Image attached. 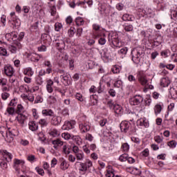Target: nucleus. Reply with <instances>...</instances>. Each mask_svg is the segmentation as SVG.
Returning <instances> with one entry per match:
<instances>
[{"label": "nucleus", "mask_w": 177, "mask_h": 177, "mask_svg": "<svg viewBox=\"0 0 177 177\" xmlns=\"http://www.w3.org/2000/svg\"><path fill=\"white\" fill-rule=\"evenodd\" d=\"M78 165L79 166L77 167V169L80 175H85V174H86V171H88L89 168H92V167H93V162L89 159H86L84 162L77 161L75 163V167Z\"/></svg>", "instance_id": "f257e3e1"}, {"label": "nucleus", "mask_w": 177, "mask_h": 177, "mask_svg": "<svg viewBox=\"0 0 177 177\" xmlns=\"http://www.w3.org/2000/svg\"><path fill=\"white\" fill-rule=\"evenodd\" d=\"M1 156H0V167L2 169H6L8 168V162H10L13 158V155L8 152V151H0Z\"/></svg>", "instance_id": "f03ea898"}, {"label": "nucleus", "mask_w": 177, "mask_h": 177, "mask_svg": "<svg viewBox=\"0 0 177 177\" xmlns=\"http://www.w3.org/2000/svg\"><path fill=\"white\" fill-rule=\"evenodd\" d=\"M108 41L112 48H121L124 46V43L118 39V33L116 32L108 35Z\"/></svg>", "instance_id": "7ed1b4c3"}, {"label": "nucleus", "mask_w": 177, "mask_h": 177, "mask_svg": "<svg viewBox=\"0 0 177 177\" xmlns=\"http://www.w3.org/2000/svg\"><path fill=\"white\" fill-rule=\"evenodd\" d=\"M137 77L140 84H141L142 86H145L149 89H154V86L150 84V80L147 78V76L145 72L142 71H139L138 73Z\"/></svg>", "instance_id": "20e7f679"}, {"label": "nucleus", "mask_w": 177, "mask_h": 177, "mask_svg": "<svg viewBox=\"0 0 177 177\" xmlns=\"http://www.w3.org/2000/svg\"><path fill=\"white\" fill-rule=\"evenodd\" d=\"M106 32H107L106 29H103L102 33L99 32H93V37L95 39H98V44L100 45V46H104V44L107 42V39H106L107 35H106Z\"/></svg>", "instance_id": "39448f33"}, {"label": "nucleus", "mask_w": 177, "mask_h": 177, "mask_svg": "<svg viewBox=\"0 0 177 177\" xmlns=\"http://www.w3.org/2000/svg\"><path fill=\"white\" fill-rule=\"evenodd\" d=\"M10 23L12 26L13 28H19L21 26V21L17 16H16V12H12L10 14Z\"/></svg>", "instance_id": "423d86ee"}, {"label": "nucleus", "mask_w": 177, "mask_h": 177, "mask_svg": "<svg viewBox=\"0 0 177 177\" xmlns=\"http://www.w3.org/2000/svg\"><path fill=\"white\" fill-rule=\"evenodd\" d=\"M75 127V120H66L62 125V129H63V131H70L71 129H74Z\"/></svg>", "instance_id": "0eeeda50"}, {"label": "nucleus", "mask_w": 177, "mask_h": 177, "mask_svg": "<svg viewBox=\"0 0 177 177\" xmlns=\"http://www.w3.org/2000/svg\"><path fill=\"white\" fill-rule=\"evenodd\" d=\"M132 61L136 64L140 63V52L138 49L134 48L131 51Z\"/></svg>", "instance_id": "6e6552de"}, {"label": "nucleus", "mask_w": 177, "mask_h": 177, "mask_svg": "<svg viewBox=\"0 0 177 177\" xmlns=\"http://www.w3.org/2000/svg\"><path fill=\"white\" fill-rule=\"evenodd\" d=\"M131 128L132 124H131L130 122L124 120L120 123V130L122 132H124V133L131 131Z\"/></svg>", "instance_id": "1a4fd4ad"}, {"label": "nucleus", "mask_w": 177, "mask_h": 177, "mask_svg": "<svg viewBox=\"0 0 177 177\" xmlns=\"http://www.w3.org/2000/svg\"><path fill=\"white\" fill-rule=\"evenodd\" d=\"M64 38L63 36H59L55 39V46L60 49H64L66 48V44L64 43Z\"/></svg>", "instance_id": "9d476101"}, {"label": "nucleus", "mask_w": 177, "mask_h": 177, "mask_svg": "<svg viewBox=\"0 0 177 177\" xmlns=\"http://www.w3.org/2000/svg\"><path fill=\"white\" fill-rule=\"evenodd\" d=\"M143 102V97L141 95H136L130 98L129 103L131 106H138Z\"/></svg>", "instance_id": "9b49d317"}, {"label": "nucleus", "mask_w": 177, "mask_h": 177, "mask_svg": "<svg viewBox=\"0 0 177 177\" xmlns=\"http://www.w3.org/2000/svg\"><path fill=\"white\" fill-rule=\"evenodd\" d=\"M15 132V130H12L10 128L8 129L6 132V137L5 138L6 142H8V143L13 142V138L14 136H16V133Z\"/></svg>", "instance_id": "f8f14e48"}, {"label": "nucleus", "mask_w": 177, "mask_h": 177, "mask_svg": "<svg viewBox=\"0 0 177 177\" xmlns=\"http://www.w3.org/2000/svg\"><path fill=\"white\" fill-rule=\"evenodd\" d=\"M3 71L7 77H13L15 74V68L10 64L5 65L3 68Z\"/></svg>", "instance_id": "ddd939ff"}, {"label": "nucleus", "mask_w": 177, "mask_h": 177, "mask_svg": "<svg viewBox=\"0 0 177 177\" xmlns=\"http://www.w3.org/2000/svg\"><path fill=\"white\" fill-rule=\"evenodd\" d=\"M19 49H21V44L20 42L17 41L13 44V45L9 46L8 50L10 52V53H17V50H19Z\"/></svg>", "instance_id": "4468645a"}, {"label": "nucleus", "mask_w": 177, "mask_h": 177, "mask_svg": "<svg viewBox=\"0 0 177 177\" xmlns=\"http://www.w3.org/2000/svg\"><path fill=\"white\" fill-rule=\"evenodd\" d=\"M61 82L64 84V85H70L71 76L68 73H66L60 75Z\"/></svg>", "instance_id": "2eb2a0df"}, {"label": "nucleus", "mask_w": 177, "mask_h": 177, "mask_svg": "<svg viewBox=\"0 0 177 177\" xmlns=\"http://www.w3.org/2000/svg\"><path fill=\"white\" fill-rule=\"evenodd\" d=\"M89 148H88V146L85 145L84 146L82 147V150L84 151L86 154H91V150L92 151H95L96 150V145L95 144H91L88 146Z\"/></svg>", "instance_id": "dca6fc26"}, {"label": "nucleus", "mask_w": 177, "mask_h": 177, "mask_svg": "<svg viewBox=\"0 0 177 177\" xmlns=\"http://www.w3.org/2000/svg\"><path fill=\"white\" fill-rule=\"evenodd\" d=\"M57 93L56 91H54L53 95H50L47 98V102L49 103V104H55L56 102H57Z\"/></svg>", "instance_id": "f3484780"}, {"label": "nucleus", "mask_w": 177, "mask_h": 177, "mask_svg": "<svg viewBox=\"0 0 177 177\" xmlns=\"http://www.w3.org/2000/svg\"><path fill=\"white\" fill-rule=\"evenodd\" d=\"M137 125L138 127H141L144 128H149V121L146 120V118H140L137 120Z\"/></svg>", "instance_id": "a211bd4d"}, {"label": "nucleus", "mask_w": 177, "mask_h": 177, "mask_svg": "<svg viewBox=\"0 0 177 177\" xmlns=\"http://www.w3.org/2000/svg\"><path fill=\"white\" fill-rule=\"evenodd\" d=\"M103 84H106L107 86H111V78L108 75H104L100 82V85L102 86Z\"/></svg>", "instance_id": "6ab92c4d"}, {"label": "nucleus", "mask_w": 177, "mask_h": 177, "mask_svg": "<svg viewBox=\"0 0 177 177\" xmlns=\"http://www.w3.org/2000/svg\"><path fill=\"white\" fill-rule=\"evenodd\" d=\"M79 128L82 133H85L90 131L91 125H89V123H82L79 124Z\"/></svg>", "instance_id": "aec40b11"}, {"label": "nucleus", "mask_w": 177, "mask_h": 177, "mask_svg": "<svg viewBox=\"0 0 177 177\" xmlns=\"http://www.w3.org/2000/svg\"><path fill=\"white\" fill-rule=\"evenodd\" d=\"M52 144L53 145L54 149L57 150V149H59V147H60L63 146V145H64V142L63 141H62L60 139L57 138L56 140H54L52 141Z\"/></svg>", "instance_id": "412c9836"}, {"label": "nucleus", "mask_w": 177, "mask_h": 177, "mask_svg": "<svg viewBox=\"0 0 177 177\" xmlns=\"http://www.w3.org/2000/svg\"><path fill=\"white\" fill-rule=\"evenodd\" d=\"M169 84H171V80H169V77H162L160 80V85L162 88H167V86H168Z\"/></svg>", "instance_id": "4be33fe9"}, {"label": "nucleus", "mask_w": 177, "mask_h": 177, "mask_svg": "<svg viewBox=\"0 0 177 177\" xmlns=\"http://www.w3.org/2000/svg\"><path fill=\"white\" fill-rule=\"evenodd\" d=\"M4 114L5 115H8V117L13 115L14 114H16V109H15V107L8 105Z\"/></svg>", "instance_id": "5701e85b"}, {"label": "nucleus", "mask_w": 177, "mask_h": 177, "mask_svg": "<svg viewBox=\"0 0 177 177\" xmlns=\"http://www.w3.org/2000/svg\"><path fill=\"white\" fill-rule=\"evenodd\" d=\"M16 120L19 122V124H20L21 125H24V122H26V120H27V116L24 114H18Z\"/></svg>", "instance_id": "b1692460"}, {"label": "nucleus", "mask_w": 177, "mask_h": 177, "mask_svg": "<svg viewBox=\"0 0 177 177\" xmlns=\"http://www.w3.org/2000/svg\"><path fill=\"white\" fill-rule=\"evenodd\" d=\"M42 115L44 117H53L55 112L52 109H43L41 111Z\"/></svg>", "instance_id": "393cba45"}, {"label": "nucleus", "mask_w": 177, "mask_h": 177, "mask_svg": "<svg viewBox=\"0 0 177 177\" xmlns=\"http://www.w3.org/2000/svg\"><path fill=\"white\" fill-rule=\"evenodd\" d=\"M43 64L45 67H47L46 74H50V73H52V63H50V61L45 60Z\"/></svg>", "instance_id": "a878e982"}, {"label": "nucleus", "mask_w": 177, "mask_h": 177, "mask_svg": "<svg viewBox=\"0 0 177 177\" xmlns=\"http://www.w3.org/2000/svg\"><path fill=\"white\" fill-rule=\"evenodd\" d=\"M62 122V117L60 116H53L51 120V124L53 125H60Z\"/></svg>", "instance_id": "bb28decb"}, {"label": "nucleus", "mask_w": 177, "mask_h": 177, "mask_svg": "<svg viewBox=\"0 0 177 177\" xmlns=\"http://www.w3.org/2000/svg\"><path fill=\"white\" fill-rule=\"evenodd\" d=\"M28 127H29V129L30 131H32V132H34L35 131H38V123H37L34 121L30 122L28 124Z\"/></svg>", "instance_id": "cd10ccee"}, {"label": "nucleus", "mask_w": 177, "mask_h": 177, "mask_svg": "<svg viewBox=\"0 0 177 177\" xmlns=\"http://www.w3.org/2000/svg\"><path fill=\"white\" fill-rule=\"evenodd\" d=\"M24 75H28V77H32L34 75V71L32 68L28 67L24 69Z\"/></svg>", "instance_id": "c85d7f7f"}, {"label": "nucleus", "mask_w": 177, "mask_h": 177, "mask_svg": "<svg viewBox=\"0 0 177 177\" xmlns=\"http://www.w3.org/2000/svg\"><path fill=\"white\" fill-rule=\"evenodd\" d=\"M40 59H44V56H42V55H39L37 53H33L30 57L31 62H39Z\"/></svg>", "instance_id": "c756f323"}, {"label": "nucleus", "mask_w": 177, "mask_h": 177, "mask_svg": "<svg viewBox=\"0 0 177 177\" xmlns=\"http://www.w3.org/2000/svg\"><path fill=\"white\" fill-rule=\"evenodd\" d=\"M106 177H114V169H113V167L108 166L106 169V173L105 174Z\"/></svg>", "instance_id": "7c9ffc66"}, {"label": "nucleus", "mask_w": 177, "mask_h": 177, "mask_svg": "<svg viewBox=\"0 0 177 177\" xmlns=\"http://www.w3.org/2000/svg\"><path fill=\"white\" fill-rule=\"evenodd\" d=\"M93 30L95 31V32H100V34L102 33L103 30H106L104 28H102L100 25L97 24H93Z\"/></svg>", "instance_id": "2f4dec72"}, {"label": "nucleus", "mask_w": 177, "mask_h": 177, "mask_svg": "<svg viewBox=\"0 0 177 177\" xmlns=\"http://www.w3.org/2000/svg\"><path fill=\"white\" fill-rule=\"evenodd\" d=\"M113 110L116 114H122V113H124V109L120 104H115L113 106Z\"/></svg>", "instance_id": "473e14b6"}, {"label": "nucleus", "mask_w": 177, "mask_h": 177, "mask_svg": "<svg viewBox=\"0 0 177 177\" xmlns=\"http://www.w3.org/2000/svg\"><path fill=\"white\" fill-rule=\"evenodd\" d=\"M68 167H70V165L67 162V160L63 159L59 165L60 169H62V171H66V169H68Z\"/></svg>", "instance_id": "72a5a7b5"}, {"label": "nucleus", "mask_w": 177, "mask_h": 177, "mask_svg": "<svg viewBox=\"0 0 177 177\" xmlns=\"http://www.w3.org/2000/svg\"><path fill=\"white\" fill-rule=\"evenodd\" d=\"M135 18H133V16L129 15V14H124L123 15V16L122 17V19L124 21H133V19Z\"/></svg>", "instance_id": "f704fd0d"}, {"label": "nucleus", "mask_w": 177, "mask_h": 177, "mask_svg": "<svg viewBox=\"0 0 177 177\" xmlns=\"http://www.w3.org/2000/svg\"><path fill=\"white\" fill-rule=\"evenodd\" d=\"M62 151L64 154H70L71 151V146H70L69 145H64L63 148H62Z\"/></svg>", "instance_id": "c9c22d12"}, {"label": "nucleus", "mask_w": 177, "mask_h": 177, "mask_svg": "<svg viewBox=\"0 0 177 177\" xmlns=\"http://www.w3.org/2000/svg\"><path fill=\"white\" fill-rule=\"evenodd\" d=\"M153 110L156 115H158V114H160V113H161V111L162 110V105L160 104H156Z\"/></svg>", "instance_id": "e433bc0d"}, {"label": "nucleus", "mask_w": 177, "mask_h": 177, "mask_svg": "<svg viewBox=\"0 0 177 177\" xmlns=\"http://www.w3.org/2000/svg\"><path fill=\"white\" fill-rule=\"evenodd\" d=\"M75 157L77 161H84V159L85 158V154L84 152L80 151L77 153H75Z\"/></svg>", "instance_id": "4c0bfd02"}, {"label": "nucleus", "mask_w": 177, "mask_h": 177, "mask_svg": "<svg viewBox=\"0 0 177 177\" xmlns=\"http://www.w3.org/2000/svg\"><path fill=\"white\" fill-rule=\"evenodd\" d=\"M50 13L51 16H54L55 19H59V15L56 12V6H53L50 9Z\"/></svg>", "instance_id": "58836bf2"}, {"label": "nucleus", "mask_w": 177, "mask_h": 177, "mask_svg": "<svg viewBox=\"0 0 177 177\" xmlns=\"http://www.w3.org/2000/svg\"><path fill=\"white\" fill-rule=\"evenodd\" d=\"M118 55L121 56V57H124L127 53H128V48L123 47L120 50L118 51Z\"/></svg>", "instance_id": "ea45409f"}, {"label": "nucleus", "mask_w": 177, "mask_h": 177, "mask_svg": "<svg viewBox=\"0 0 177 177\" xmlns=\"http://www.w3.org/2000/svg\"><path fill=\"white\" fill-rule=\"evenodd\" d=\"M171 19L176 20L177 19V6H174L171 11Z\"/></svg>", "instance_id": "a19ab883"}, {"label": "nucleus", "mask_w": 177, "mask_h": 177, "mask_svg": "<svg viewBox=\"0 0 177 177\" xmlns=\"http://www.w3.org/2000/svg\"><path fill=\"white\" fill-rule=\"evenodd\" d=\"M169 93L172 97V99H177V88H171L169 91Z\"/></svg>", "instance_id": "79ce46f5"}, {"label": "nucleus", "mask_w": 177, "mask_h": 177, "mask_svg": "<svg viewBox=\"0 0 177 177\" xmlns=\"http://www.w3.org/2000/svg\"><path fill=\"white\" fill-rule=\"evenodd\" d=\"M121 70H122V68L120 65H115L112 67V72L113 74H118L120 73Z\"/></svg>", "instance_id": "37998d69"}, {"label": "nucleus", "mask_w": 177, "mask_h": 177, "mask_svg": "<svg viewBox=\"0 0 177 177\" xmlns=\"http://www.w3.org/2000/svg\"><path fill=\"white\" fill-rule=\"evenodd\" d=\"M81 52H82V48H81V47H75L72 50V53L75 56H80L81 55Z\"/></svg>", "instance_id": "c03bdc74"}, {"label": "nucleus", "mask_w": 177, "mask_h": 177, "mask_svg": "<svg viewBox=\"0 0 177 177\" xmlns=\"http://www.w3.org/2000/svg\"><path fill=\"white\" fill-rule=\"evenodd\" d=\"M130 171H131V174H132V175H141L142 171H140V170L136 167H131L130 168Z\"/></svg>", "instance_id": "a18cd8bd"}, {"label": "nucleus", "mask_w": 177, "mask_h": 177, "mask_svg": "<svg viewBox=\"0 0 177 177\" xmlns=\"http://www.w3.org/2000/svg\"><path fill=\"white\" fill-rule=\"evenodd\" d=\"M72 139L75 141L78 146H81V145H82V138L79 136H73Z\"/></svg>", "instance_id": "49530a36"}, {"label": "nucleus", "mask_w": 177, "mask_h": 177, "mask_svg": "<svg viewBox=\"0 0 177 177\" xmlns=\"http://www.w3.org/2000/svg\"><path fill=\"white\" fill-rule=\"evenodd\" d=\"M28 89L29 88L28 86H27V84H23L19 86V91L22 93H27V92H28L29 91Z\"/></svg>", "instance_id": "de8ad7c7"}, {"label": "nucleus", "mask_w": 177, "mask_h": 177, "mask_svg": "<svg viewBox=\"0 0 177 177\" xmlns=\"http://www.w3.org/2000/svg\"><path fill=\"white\" fill-rule=\"evenodd\" d=\"M49 135H50V136L56 138V136H59V135H60V133L59 132V131H57V129H53L50 130Z\"/></svg>", "instance_id": "09e8293b"}, {"label": "nucleus", "mask_w": 177, "mask_h": 177, "mask_svg": "<svg viewBox=\"0 0 177 177\" xmlns=\"http://www.w3.org/2000/svg\"><path fill=\"white\" fill-rule=\"evenodd\" d=\"M167 146L170 147V149H175L177 146V142L175 140H172L167 142Z\"/></svg>", "instance_id": "8fccbe9b"}, {"label": "nucleus", "mask_w": 177, "mask_h": 177, "mask_svg": "<svg viewBox=\"0 0 177 177\" xmlns=\"http://www.w3.org/2000/svg\"><path fill=\"white\" fill-rule=\"evenodd\" d=\"M75 31H76L75 28L71 27L68 30V37H70L71 38H73V37H74V35H75Z\"/></svg>", "instance_id": "3c124183"}, {"label": "nucleus", "mask_w": 177, "mask_h": 177, "mask_svg": "<svg viewBox=\"0 0 177 177\" xmlns=\"http://www.w3.org/2000/svg\"><path fill=\"white\" fill-rule=\"evenodd\" d=\"M62 138H63V139L65 140H70V139H73V135L68 133H63L62 134Z\"/></svg>", "instance_id": "603ef678"}, {"label": "nucleus", "mask_w": 177, "mask_h": 177, "mask_svg": "<svg viewBox=\"0 0 177 177\" xmlns=\"http://www.w3.org/2000/svg\"><path fill=\"white\" fill-rule=\"evenodd\" d=\"M121 149L124 153H127V151H129V145L128 143L125 142L122 145Z\"/></svg>", "instance_id": "864d4df0"}, {"label": "nucleus", "mask_w": 177, "mask_h": 177, "mask_svg": "<svg viewBox=\"0 0 177 177\" xmlns=\"http://www.w3.org/2000/svg\"><path fill=\"white\" fill-rule=\"evenodd\" d=\"M27 160L28 161H29V162H31L32 164V162H37V158L34 155H28L27 157Z\"/></svg>", "instance_id": "5fc2aeb1"}, {"label": "nucleus", "mask_w": 177, "mask_h": 177, "mask_svg": "<svg viewBox=\"0 0 177 177\" xmlns=\"http://www.w3.org/2000/svg\"><path fill=\"white\" fill-rule=\"evenodd\" d=\"M127 160H128V154H127V153H123V154L120 155L119 157V160L121 161V162L127 161Z\"/></svg>", "instance_id": "6e6d98bb"}, {"label": "nucleus", "mask_w": 177, "mask_h": 177, "mask_svg": "<svg viewBox=\"0 0 177 177\" xmlns=\"http://www.w3.org/2000/svg\"><path fill=\"white\" fill-rule=\"evenodd\" d=\"M0 56H9V54H8V50H6V48L3 47H0Z\"/></svg>", "instance_id": "4d7b16f0"}, {"label": "nucleus", "mask_w": 177, "mask_h": 177, "mask_svg": "<svg viewBox=\"0 0 177 177\" xmlns=\"http://www.w3.org/2000/svg\"><path fill=\"white\" fill-rule=\"evenodd\" d=\"M63 29V25L61 23L57 22L55 24V31H61Z\"/></svg>", "instance_id": "13d9d810"}, {"label": "nucleus", "mask_w": 177, "mask_h": 177, "mask_svg": "<svg viewBox=\"0 0 177 177\" xmlns=\"http://www.w3.org/2000/svg\"><path fill=\"white\" fill-rule=\"evenodd\" d=\"M154 140L156 143H162V140H164V137L161 136H156L154 137Z\"/></svg>", "instance_id": "bf43d9fd"}, {"label": "nucleus", "mask_w": 177, "mask_h": 177, "mask_svg": "<svg viewBox=\"0 0 177 177\" xmlns=\"http://www.w3.org/2000/svg\"><path fill=\"white\" fill-rule=\"evenodd\" d=\"M94 139L95 137H93V136H92L91 133H86L85 136V140H88V142H93Z\"/></svg>", "instance_id": "052dcab7"}, {"label": "nucleus", "mask_w": 177, "mask_h": 177, "mask_svg": "<svg viewBox=\"0 0 177 177\" xmlns=\"http://www.w3.org/2000/svg\"><path fill=\"white\" fill-rule=\"evenodd\" d=\"M75 23L77 24V26H83L84 24V19H82V17H77L75 19Z\"/></svg>", "instance_id": "680f3d73"}, {"label": "nucleus", "mask_w": 177, "mask_h": 177, "mask_svg": "<svg viewBox=\"0 0 177 177\" xmlns=\"http://www.w3.org/2000/svg\"><path fill=\"white\" fill-rule=\"evenodd\" d=\"M124 27V30H125V31H132L133 30V26L131 25V24H125L123 26Z\"/></svg>", "instance_id": "e2e57ef3"}, {"label": "nucleus", "mask_w": 177, "mask_h": 177, "mask_svg": "<svg viewBox=\"0 0 177 177\" xmlns=\"http://www.w3.org/2000/svg\"><path fill=\"white\" fill-rule=\"evenodd\" d=\"M141 177H151L153 175L150 173L149 171H145L143 172H141Z\"/></svg>", "instance_id": "0e129e2a"}, {"label": "nucleus", "mask_w": 177, "mask_h": 177, "mask_svg": "<svg viewBox=\"0 0 177 177\" xmlns=\"http://www.w3.org/2000/svg\"><path fill=\"white\" fill-rule=\"evenodd\" d=\"M169 55H171V51L169 50H165L161 52V56H162V57H168Z\"/></svg>", "instance_id": "69168bd1"}, {"label": "nucleus", "mask_w": 177, "mask_h": 177, "mask_svg": "<svg viewBox=\"0 0 177 177\" xmlns=\"http://www.w3.org/2000/svg\"><path fill=\"white\" fill-rule=\"evenodd\" d=\"M17 104V99L14 98L10 100V103L8 104V106H10V107H15V106H16Z\"/></svg>", "instance_id": "338daca9"}, {"label": "nucleus", "mask_w": 177, "mask_h": 177, "mask_svg": "<svg viewBox=\"0 0 177 177\" xmlns=\"http://www.w3.org/2000/svg\"><path fill=\"white\" fill-rule=\"evenodd\" d=\"M14 164L15 165H21L23 166L25 164L24 160H19V159H15L14 160Z\"/></svg>", "instance_id": "774afa93"}]
</instances>
